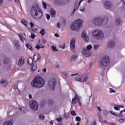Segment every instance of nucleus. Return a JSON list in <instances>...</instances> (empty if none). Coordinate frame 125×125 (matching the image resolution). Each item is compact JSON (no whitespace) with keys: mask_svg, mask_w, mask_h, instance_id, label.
Segmentation results:
<instances>
[{"mask_svg":"<svg viewBox=\"0 0 125 125\" xmlns=\"http://www.w3.org/2000/svg\"><path fill=\"white\" fill-rule=\"evenodd\" d=\"M14 44H15L16 47H17V48H18V47H20V45H19L18 42H17V41H14Z\"/></svg>","mask_w":125,"mask_h":125,"instance_id":"obj_28","label":"nucleus"},{"mask_svg":"<svg viewBox=\"0 0 125 125\" xmlns=\"http://www.w3.org/2000/svg\"><path fill=\"white\" fill-rule=\"evenodd\" d=\"M35 48H37V49H40V48H41V46L40 45H37L35 46Z\"/></svg>","mask_w":125,"mask_h":125,"instance_id":"obj_51","label":"nucleus"},{"mask_svg":"<svg viewBox=\"0 0 125 125\" xmlns=\"http://www.w3.org/2000/svg\"><path fill=\"white\" fill-rule=\"evenodd\" d=\"M114 108L116 111H120V107H119V105H118L117 106H114Z\"/></svg>","mask_w":125,"mask_h":125,"instance_id":"obj_41","label":"nucleus"},{"mask_svg":"<svg viewBox=\"0 0 125 125\" xmlns=\"http://www.w3.org/2000/svg\"><path fill=\"white\" fill-rule=\"evenodd\" d=\"M61 48H63V49H64V48H65V45L61 46Z\"/></svg>","mask_w":125,"mask_h":125,"instance_id":"obj_63","label":"nucleus"},{"mask_svg":"<svg viewBox=\"0 0 125 125\" xmlns=\"http://www.w3.org/2000/svg\"><path fill=\"white\" fill-rule=\"evenodd\" d=\"M78 58V55L76 54H74L71 56V58L70 59V63H72L73 62V60H76Z\"/></svg>","mask_w":125,"mask_h":125,"instance_id":"obj_22","label":"nucleus"},{"mask_svg":"<svg viewBox=\"0 0 125 125\" xmlns=\"http://www.w3.org/2000/svg\"><path fill=\"white\" fill-rule=\"evenodd\" d=\"M42 4H43V7L44 9H46V7H47V5L46 4V3L44 2V1H42Z\"/></svg>","mask_w":125,"mask_h":125,"instance_id":"obj_34","label":"nucleus"},{"mask_svg":"<svg viewBox=\"0 0 125 125\" xmlns=\"http://www.w3.org/2000/svg\"><path fill=\"white\" fill-rule=\"evenodd\" d=\"M15 0V2L17 3L18 4L20 3V1H19V0Z\"/></svg>","mask_w":125,"mask_h":125,"instance_id":"obj_52","label":"nucleus"},{"mask_svg":"<svg viewBox=\"0 0 125 125\" xmlns=\"http://www.w3.org/2000/svg\"><path fill=\"white\" fill-rule=\"evenodd\" d=\"M21 22L24 26L28 27V21H27V20L23 19L21 20Z\"/></svg>","mask_w":125,"mask_h":125,"instance_id":"obj_24","label":"nucleus"},{"mask_svg":"<svg viewBox=\"0 0 125 125\" xmlns=\"http://www.w3.org/2000/svg\"><path fill=\"white\" fill-rule=\"evenodd\" d=\"M27 63L29 65H34V61H33V59L29 57L27 60Z\"/></svg>","mask_w":125,"mask_h":125,"instance_id":"obj_21","label":"nucleus"},{"mask_svg":"<svg viewBox=\"0 0 125 125\" xmlns=\"http://www.w3.org/2000/svg\"><path fill=\"white\" fill-rule=\"evenodd\" d=\"M116 24L117 26H120V25H121V24H122V20H120L119 18L116 19Z\"/></svg>","mask_w":125,"mask_h":125,"instance_id":"obj_25","label":"nucleus"},{"mask_svg":"<svg viewBox=\"0 0 125 125\" xmlns=\"http://www.w3.org/2000/svg\"><path fill=\"white\" fill-rule=\"evenodd\" d=\"M124 112H125V108L123 110L120 111V114H115L114 113H113L112 111H110V113L112 115H115V116H116V117H118V118H121L122 117H124V115H123Z\"/></svg>","mask_w":125,"mask_h":125,"instance_id":"obj_14","label":"nucleus"},{"mask_svg":"<svg viewBox=\"0 0 125 125\" xmlns=\"http://www.w3.org/2000/svg\"><path fill=\"white\" fill-rule=\"evenodd\" d=\"M37 30H38V29L36 28H31V29L32 32H34V33H35V32H36V31H37Z\"/></svg>","mask_w":125,"mask_h":125,"instance_id":"obj_48","label":"nucleus"},{"mask_svg":"<svg viewBox=\"0 0 125 125\" xmlns=\"http://www.w3.org/2000/svg\"><path fill=\"white\" fill-rule=\"evenodd\" d=\"M107 22H108V18L102 19L100 17L95 18L93 20V23L96 26H104Z\"/></svg>","mask_w":125,"mask_h":125,"instance_id":"obj_4","label":"nucleus"},{"mask_svg":"<svg viewBox=\"0 0 125 125\" xmlns=\"http://www.w3.org/2000/svg\"><path fill=\"white\" fill-rule=\"evenodd\" d=\"M18 36H19L21 41V42H24V41L23 40V39H24V38H23L22 37V35H20V34H18Z\"/></svg>","mask_w":125,"mask_h":125,"instance_id":"obj_44","label":"nucleus"},{"mask_svg":"<svg viewBox=\"0 0 125 125\" xmlns=\"http://www.w3.org/2000/svg\"><path fill=\"white\" fill-rule=\"evenodd\" d=\"M78 103L80 105H82V104L81 103V101H80V99H78Z\"/></svg>","mask_w":125,"mask_h":125,"instance_id":"obj_62","label":"nucleus"},{"mask_svg":"<svg viewBox=\"0 0 125 125\" xmlns=\"http://www.w3.org/2000/svg\"><path fill=\"white\" fill-rule=\"evenodd\" d=\"M41 56L39 53H36L33 56V61L34 62H38L41 60Z\"/></svg>","mask_w":125,"mask_h":125,"instance_id":"obj_13","label":"nucleus"},{"mask_svg":"<svg viewBox=\"0 0 125 125\" xmlns=\"http://www.w3.org/2000/svg\"><path fill=\"white\" fill-rule=\"evenodd\" d=\"M31 38L32 39V40H34L35 38H36V35H35L34 34H33V32H32L31 34Z\"/></svg>","mask_w":125,"mask_h":125,"instance_id":"obj_43","label":"nucleus"},{"mask_svg":"<svg viewBox=\"0 0 125 125\" xmlns=\"http://www.w3.org/2000/svg\"><path fill=\"white\" fill-rule=\"evenodd\" d=\"M88 79V75L86 74H83L82 75H78L75 78V81L77 82H81V83H84L86 82Z\"/></svg>","mask_w":125,"mask_h":125,"instance_id":"obj_7","label":"nucleus"},{"mask_svg":"<svg viewBox=\"0 0 125 125\" xmlns=\"http://www.w3.org/2000/svg\"><path fill=\"white\" fill-rule=\"evenodd\" d=\"M71 114L72 116H76L77 115V114H76V112L74 110H72L71 111Z\"/></svg>","mask_w":125,"mask_h":125,"instance_id":"obj_42","label":"nucleus"},{"mask_svg":"<svg viewBox=\"0 0 125 125\" xmlns=\"http://www.w3.org/2000/svg\"><path fill=\"white\" fill-rule=\"evenodd\" d=\"M30 25L31 28L34 27V23L32 21H31L30 22Z\"/></svg>","mask_w":125,"mask_h":125,"instance_id":"obj_50","label":"nucleus"},{"mask_svg":"<svg viewBox=\"0 0 125 125\" xmlns=\"http://www.w3.org/2000/svg\"><path fill=\"white\" fill-rule=\"evenodd\" d=\"M111 62V60L108 56H104L101 59V61L100 62V65L101 67H107L110 64Z\"/></svg>","mask_w":125,"mask_h":125,"instance_id":"obj_6","label":"nucleus"},{"mask_svg":"<svg viewBox=\"0 0 125 125\" xmlns=\"http://www.w3.org/2000/svg\"><path fill=\"white\" fill-rule=\"evenodd\" d=\"M90 125H97V123L96 121H94V122L92 123Z\"/></svg>","mask_w":125,"mask_h":125,"instance_id":"obj_49","label":"nucleus"},{"mask_svg":"<svg viewBox=\"0 0 125 125\" xmlns=\"http://www.w3.org/2000/svg\"><path fill=\"white\" fill-rule=\"evenodd\" d=\"M104 6L106 9H111V8H113L114 5H113V3L111 1H105L104 3Z\"/></svg>","mask_w":125,"mask_h":125,"instance_id":"obj_11","label":"nucleus"},{"mask_svg":"<svg viewBox=\"0 0 125 125\" xmlns=\"http://www.w3.org/2000/svg\"><path fill=\"white\" fill-rule=\"evenodd\" d=\"M30 14L34 19L39 20L42 17V11L39 6V5L33 6L30 8Z\"/></svg>","mask_w":125,"mask_h":125,"instance_id":"obj_1","label":"nucleus"},{"mask_svg":"<svg viewBox=\"0 0 125 125\" xmlns=\"http://www.w3.org/2000/svg\"><path fill=\"white\" fill-rule=\"evenodd\" d=\"M52 49L53 50V51L56 52L58 51L57 48H56V46H52Z\"/></svg>","mask_w":125,"mask_h":125,"instance_id":"obj_39","label":"nucleus"},{"mask_svg":"<svg viewBox=\"0 0 125 125\" xmlns=\"http://www.w3.org/2000/svg\"><path fill=\"white\" fill-rule=\"evenodd\" d=\"M92 46L91 45H88L86 47V48H84L83 50V53L85 57H89L91 55V54L89 52L90 49H92Z\"/></svg>","mask_w":125,"mask_h":125,"instance_id":"obj_8","label":"nucleus"},{"mask_svg":"<svg viewBox=\"0 0 125 125\" xmlns=\"http://www.w3.org/2000/svg\"><path fill=\"white\" fill-rule=\"evenodd\" d=\"M57 27H58V28H60V23H57Z\"/></svg>","mask_w":125,"mask_h":125,"instance_id":"obj_60","label":"nucleus"},{"mask_svg":"<svg viewBox=\"0 0 125 125\" xmlns=\"http://www.w3.org/2000/svg\"><path fill=\"white\" fill-rule=\"evenodd\" d=\"M82 1H83V0H80V3H79V4H78V3H77L75 4L74 8L73 10V13H74L75 11H76V10H77V9L79 8V6H80V5L81 4V2H82Z\"/></svg>","mask_w":125,"mask_h":125,"instance_id":"obj_18","label":"nucleus"},{"mask_svg":"<svg viewBox=\"0 0 125 125\" xmlns=\"http://www.w3.org/2000/svg\"><path fill=\"white\" fill-rule=\"evenodd\" d=\"M118 106L119 107V109L120 108H125V106L123 105H119Z\"/></svg>","mask_w":125,"mask_h":125,"instance_id":"obj_55","label":"nucleus"},{"mask_svg":"<svg viewBox=\"0 0 125 125\" xmlns=\"http://www.w3.org/2000/svg\"><path fill=\"white\" fill-rule=\"evenodd\" d=\"M55 37H56L57 38L59 37V35L57 33L55 34Z\"/></svg>","mask_w":125,"mask_h":125,"instance_id":"obj_59","label":"nucleus"},{"mask_svg":"<svg viewBox=\"0 0 125 125\" xmlns=\"http://www.w3.org/2000/svg\"><path fill=\"white\" fill-rule=\"evenodd\" d=\"M25 46L27 47V48H28L29 50H31V51L33 50V47H32V45H31L30 44L26 43Z\"/></svg>","mask_w":125,"mask_h":125,"instance_id":"obj_26","label":"nucleus"},{"mask_svg":"<svg viewBox=\"0 0 125 125\" xmlns=\"http://www.w3.org/2000/svg\"><path fill=\"white\" fill-rule=\"evenodd\" d=\"M29 106L32 110H35V111L39 109V104L35 101H31L29 103Z\"/></svg>","mask_w":125,"mask_h":125,"instance_id":"obj_9","label":"nucleus"},{"mask_svg":"<svg viewBox=\"0 0 125 125\" xmlns=\"http://www.w3.org/2000/svg\"><path fill=\"white\" fill-rule=\"evenodd\" d=\"M107 46L109 47V48H112L115 46V42L114 41H110L107 43Z\"/></svg>","mask_w":125,"mask_h":125,"instance_id":"obj_17","label":"nucleus"},{"mask_svg":"<svg viewBox=\"0 0 125 125\" xmlns=\"http://www.w3.org/2000/svg\"><path fill=\"white\" fill-rule=\"evenodd\" d=\"M29 98L30 99H31V98H32V95H31V94H29Z\"/></svg>","mask_w":125,"mask_h":125,"instance_id":"obj_64","label":"nucleus"},{"mask_svg":"<svg viewBox=\"0 0 125 125\" xmlns=\"http://www.w3.org/2000/svg\"><path fill=\"white\" fill-rule=\"evenodd\" d=\"M20 110H21V113H26V108L25 107H19Z\"/></svg>","mask_w":125,"mask_h":125,"instance_id":"obj_30","label":"nucleus"},{"mask_svg":"<svg viewBox=\"0 0 125 125\" xmlns=\"http://www.w3.org/2000/svg\"><path fill=\"white\" fill-rule=\"evenodd\" d=\"M81 11L83 12L85 11V8H82L80 9Z\"/></svg>","mask_w":125,"mask_h":125,"instance_id":"obj_61","label":"nucleus"},{"mask_svg":"<svg viewBox=\"0 0 125 125\" xmlns=\"http://www.w3.org/2000/svg\"><path fill=\"white\" fill-rule=\"evenodd\" d=\"M76 39L73 38L70 42V47L73 53H76Z\"/></svg>","mask_w":125,"mask_h":125,"instance_id":"obj_10","label":"nucleus"},{"mask_svg":"<svg viewBox=\"0 0 125 125\" xmlns=\"http://www.w3.org/2000/svg\"><path fill=\"white\" fill-rule=\"evenodd\" d=\"M33 87H42L44 85V80L40 76L34 78L31 83Z\"/></svg>","mask_w":125,"mask_h":125,"instance_id":"obj_2","label":"nucleus"},{"mask_svg":"<svg viewBox=\"0 0 125 125\" xmlns=\"http://www.w3.org/2000/svg\"><path fill=\"white\" fill-rule=\"evenodd\" d=\"M40 48H44V46L42 44H41L40 45Z\"/></svg>","mask_w":125,"mask_h":125,"instance_id":"obj_58","label":"nucleus"},{"mask_svg":"<svg viewBox=\"0 0 125 125\" xmlns=\"http://www.w3.org/2000/svg\"><path fill=\"white\" fill-rule=\"evenodd\" d=\"M94 49H97L98 48V45H94Z\"/></svg>","mask_w":125,"mask_h":125,"instance_id":"obj_54","label":"nucleus"},{"mask_svg":"<svg viewBox=\"0 0 125 125\" xmlns=\"http://www.w3.org/2000/svg\"><path fill=\"white\" fill-rule=\"evenodd\" d=\"M55 85H56V81H54L52 83V90H54V89H55Z\"/></svg>","mask_w":125,"mask_h":125,"instance_id":"obj_31","label":"nucleus"},{"mask_svg":"<svg viewBox=\"0 0 125 125\" xmlns=\"http://www.w3.org/2000/svg\"><path fill=\"white\" fill-rule=\"evenodd\" d=\"M83 21L78 19L75 21L71 25V29L73 31H76L77 32H80V28L83 27Z\"/></svg>","mask_w":125,"mask_h":125,"instance_id":"obj_3","label":"nucleus"},{"mask_svg":"<svg viewBox=\"0 0 125 125\" xmlns=\"http://www.w3.org/2000/svg\"><path fill=\"white\" fill-rule=\"evenodd\" d=\"M3 0H0V5H1V4H3Z\"/></svg>","mask_w":125,"mask_h":125,"instance_id":"obj_53","label":"nucleus"},{"mask_svg":"<svg viewBox=\"0 0 125 125\" xmlns=\"http://www.w3.org/2000/svg\"><path fill=\"white\" fill-rule=\"evenodd\" d=\"M75 121L76 122H81V121H82V119H81V117L77 116L75 118Z\"/></svg>","mask_w":125,"mask_h":125,"instance_id":"obj_35","label":"nucleus"},{"mask_svg":"<svg viewBox=\"0 0 125 125\" xmlns=\"http://www.w3.org/2000/svg\"><path fill=\"white\" fill-rule=\"evenodd\" d=\"M48 103L49 104V105H52V104H53V100L50 99L48 101Z\"/></svg>","mask_w":125,"mask_h":125,"instance_id":"obj_38","label":"nucleus"},{"mask_svg":"<svg viewBox=\"0 0 125 125\" xmlns=\"http://www.w3.org/2000/svg\"><path fill=\"white\" fill-rule=\"evenodd\" d=\"M70 0H66V1H69ZM56 3L59 4V5H64L66 4V0H55Z\"/></svg>","mask_w":125,"mask_h":125,"instance_id":"obj_12","label":"nucleus"},{"mask_svg":"<svg viewBox=\"0 0 125 125\" xmlns=\"http://www.w3.org/2000/svg\"><path fill=\"white\" fill-rule=\"evenodd\" d=\"M51 16L52 17H55L56 16V12L54 9H51Z\"/></svg>","mask_w":125,"mask_h":125,"instance_id":"obj_23","label":"nucleus"},{"mask_svg":"<svg viewBox=\"0 0 125 125\" xmlns=\"http://www.w3.org/2000/svg\"><path fill=\"white\" fill-rule=\"evenodd\" d=\"M110 93H113V92H116V91H115V90H114V89L110 88Z\"/></svg>","mask_w":125,"mask_h":125,"instance_id":"obj_45","label":"nucleus"},{"mask_svg":"<svg viewBox=\"0 0 125 125\" xmlns=\"http://www.w3.org/2000/svg\"><path fill=\"white\" fill-rule=\"evenodd\" d=\"M94 39L96 40H102L104 38V33L100 29H95L92 33Z\"/></svg>","mask_w":125,"mask_h":125,"instance_id":"obj_5","label":"nucleus"},{"mask_svg":"<svg viewBox=\"0 0 125 125\" xmlns=\"http://www.w3.org/2000/svg\"><path fill=\"white\" fill-rule=\"evenodd\" d=\"M77 100H79V98H78V95H75L74 97L72 99V104H76V103H77Z\"/></svg>","mask_w":125,"mask_h":125,"instance_id":"obj_20","label":"nucleus"},{"mask_svg":"<svg viewBox=\"0 0 125 125\" xmlns=\"http://www.w3.org/2000/svg\"><path fill=\"white\" fill-rule=\"evenodd\" d=\"M56 120L57 122H58L59 123H60V122L62 121V118H57Z\"/></svg>","mask_w":125,"mask_h":125,"instance_id":"obj_46","label":"nucleus"},{"mask_svg":"<svg viewBox=\"0 0 125 125\" xmlns=\"http://www.w3.org/2000/svg\"><path fill=\"white\" fill-rule=\"evenodd\" d=\"M118 122H119V123H121V124H122L123 123H125V120L124 118H120L118 120Z\"/></svg>","mask_w":125,"mask_h":125,"instance_id":"obj_33","label":"nucleus"},{"mask_svg":"<svg viewBox=\"0 0 125 125\" xmlns=\"http://www.w3.org/2000/svg\"><path fill=\"white\" fill-rule=\"evenodd\" d=\"M46 17L47 20H49V19H50V15L49 14H46Z\"/></svg>","mask_w":125,"mask_h":125,"instance_id":"obj_47","label":"nucleus"},{"mask_svg":"<svg viewBox=\"0 0 125 125\" xmlns=\"http://www.w3.org/2000/svg\"><path fill=\"white\" fill-rule=\"evenodd\" d=\"M40 34H41L42 37H43L45 35V30H44V29H42L40 31Z\"/></svg>","mask_w":125,"mask_h":125,"instance_id":"obj_27","label":"nucleus"},{"mask_svg":"<svg viewBox=\"0 0 125 125\" xmlns=\"http://www.w3.org/2000/svg\"><path fill=\"white\" fill-rule=\"evenodd\" d=\"M98 110L99 112L102 111L101 107H100V106H98Z\"/></svg>","mask_w":125,"mask_h":125,"instance_id":"obj_56","label":"nucleus"},{"mask_svg":"<svg viewBox=\"0 0 125 125\" xmlns=\"http://www.w3.org/2000/svg\"><path fill=\"white\" fill-rule=\"evenodd\" d=\"M0 83H2V86H6L8 84L7 81L5 80V79H2L1 80Z\"/></svg>","mask_w":125,"mask_h":125,"instance_id":"obj_19","label":"nucleus"},{"mask_svg":"<svg viewBox=\"0 0 125 125\" xmlns=\"http://www.w3.org/2000/svg\"><path fill=\"white\" fill-rule=\"evenodd\" d=\"M24 63H25V59L24 58V57H21L20 58L18 64L19 66H22L24 64Z\"/></svg>","mask_w":125,"mask_h":125,"instance_id":"obj_16","label":"nucleus"},{"mask_svg":"<svg viewBox=\"0 0 125 125\" xmlns=\"http://www.w3.org/2000/svg\"><path fill=\"white\" fill-rule=\"evenodd\" d=\"M77 75H78V73H75V74H72L71 77H74V76H77Z\"/></svg>","mask_w":125,"mask_h":125,"instance_id":"obj_57","label":"nucleus"},{"mask_svg":"<svg viewBox=\"0 0 125 125\" xmlns=\"http://www.w3.org/2000/svg\"><path fill=\"white\" fill-rule=\"evenodd\" d=\"M10 61V60H9V59L8 58H6L5 60L4 61V64H7V63H8V62H9Z\"/></svg>","mask_w":125,"mask_h":125,"instance_id":"obj_36","label":"nucleus"},{"mask_svg":"<svg viewBox=\"0 0 125 125\" xmlns=\"http://www.w3.org/2000/svg\"><path fill=\"white\" fill-rule=\"evenodd\" d=\"M69 117V113H66L64 114L63 118L64 119H68Z\"/></svg>","mask_w":125,"mask_h":125,"instance_id":"obj_40","label":"nucleus"},{"mask_svg":"<svg viewBox=\"0 0 125 125\" xmlns=\"http://www.w3.org/2000/svg\"><path fill=\"white\" fill-rule=\"evenodd\" d=\"M3 125H12V121L5 122Z\"/></svg>","mask_w":125,"mask_h":125,"instance_id":"obj_29","label":"nucleus"},{"mask_svg":"<svg viewBox=\"0 0 125 125\" xmlns=\"http://www.w3.org/2000/svg\"><path fill=\"white\" fill-rule=\"evenodd\" d=\"M39 119H40V120H44V115L42 114L40 115Z\"/></svg>","mask_w":125,"mask_h":125,"instance_id":"obj_37","label":"nucleus"},{"mask_svg":"<svg viewBox=\"0 0 125 125\" xmlns=\"http://www.w3.org/2000/svg\"><path fill=\"white\" fill-rule=\"evenodd\" d=\"M82 38L83 39L85 42H88V41H89V38L86 36V33H84V31H83L82 33Z\"/></svg>","mask_w":125,"mask_h":125,"instance_id":"obj_15","label":"nucleus"},{"mask_svg":"<svg viewBox=\"0 0 125 125\" xmlns=\"http://www.w3.org/2000/svg\"><path fill=\"white\" fill-rule=\"evenodd\" d=\"M37 68V65H34L33 64V65L32 66L31 69V72H35V70H36Z\"/></svg>","mask_w":125,"mask_h":125,"instance_id":"obj_32","label":"nucleus"}]
</instances>
